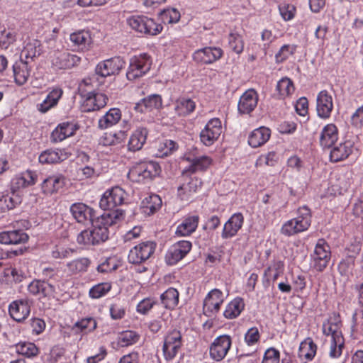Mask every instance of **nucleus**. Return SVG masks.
Returning a JSON list of instances; mask_svg holds the SVG:
<instances>
[{
    "mask_svg": "<svg viewBox=\"0 0 363 363\" xmlns=\"http://www.w3.org/2000/svg\"><path fill=\"white\" fill-rule=\"evenodd\" d=\"M284 264L282 261H274L273 264L269 266L264 272V277H266V282L264 284L268 286L270 280L273 282L275 281L278 277L284 272Z\"/></svg>",
    "mask_w": 363,
    "mask_h": 363,
    "instance_id": "nucleus-41",
    "label": "nucleus"
},
{
    "mask_svg": "<svg viewBox=\"0 0 363 363\" xmlns=\"http://www.w3.org/2000/svg\"><path fill=\"white\" fill-rule=\"evenodd\" d=\"M160 299L165 308L174 309L179 303V292L174 288H169L161 294Z\"/></svg>",
    "mask_w": 363,
    "mask_h": 363,
    "instance_id": "nucleus-45",
    "label": "nucleus"
},
{
    "mask_svg": "<svg viewBox=\"0 0 363 363\" xmlns=\"http://www.w3.org/2000/svg\"><path fill=\"white\" fill-rule=\"evenodd\" d=\"M344 338L331 339L329 355L331 358H337L342 353Z\"/></svg>",
    "mask_w": 363,
    "mask_h": 363,
    "instance_id": "nucleus-61",
    "label": "nucleus"
},
{
    "mask_svg": "<svg viewBox=\"0 0 363 363\" xmlns=\"http://www.w3.org/2000/svg\"><path fill=\"white\" fill-rule=\"evenodd\" d=\"M37 180V175L31 171H26L16 176L11 181V189L13 191L22 188L33 185Z\"/></svg>",
    "mask_w": 363,
    "mask_h": 363,
    "instance_id": "nucleus-35",
    "label": "nucleus"
},
{
    "mask_svg": "<svg viewBox=\"0 0 363 363\" xmlns=\"http://www.w3.org/2000/svg\"><path fill=\"white\" fill-rule=\"evenodd\" d=\"M111 289L110 283L104 282L96 284L89 290V296L92 298H99L105 296Z\"/></svg>",
    "mask_w": 363,
    "mask_h": 363,
    "instance_id": "nucleus-58",
    "label": "nucleus"
},
{
    "mask_svg": "<svg viewBox=\"0 0 363 363\" xmlns=\"http://www.w3.org/2000/svg\"><path fill=\"white\" fill-rule=\"evenodd\" d=\"M342 322L340 315L333 313L323 324V333L324 335L331 336V339L343 338L341 331Z\"/></svg>",
    "mask_w": 363,
    "mask_h": 363,
    "instance_id": "nucleus-21",
    "label": "nucleus"
},
{
    "mask_svg": "<svg viewBox=\"0 0 363 363\" xmlns=\"http://www.w3.org/2000/svg\"><path fill=\"white\" fill-rule=\"evenodd\" d=\"M65 159L62 150H47L39 156V162L42 164H53Z\"/></svg>",
    "mask_w": 363,
    "mask_h": 363,
    "instance_id": "nucleus-49",
    "label": "nucleus"
},
{
    "mask_svg": "<svg viewBox=\"0 0 363 363\" xmlns=\"http://www.w3.org/2000/svg\"><path fill=\"white\" fill-rule=\"evenodd\" d=\"M125 62L121 57H113L99 63L96 67V73L106 77L117 74L124 67Z\"/></svg>",
    "mask_w": 363,
    "mask_h": 363,
    "instance_id": "nucleus-13",
    "label": "nucleus"
},
{
    "mask_svg": "<svg viewBox=\"0 0 363 363\" xmlns=\"http://www.w3.org/2000/svg\"><path fill=\"white\" fill-rule=\"evenodd\" d=\"M223 300V295L221 291L217 289L211 290L204 299L203 313L208 317L215 315L218 312Z\"/></svg>",
    "mask_w": 363,
    "mask_h": 363,
    "instance_id": "nucleus-15",
    "label": "nucleus"
},
{
    "mask_svg": "<svg viewBox=\"0 0 363 363\" xmlns=\"http://www.w3.org/2000/svg\"><path fill=\"white\" fill-rule=\"evenodd\" d=\"M223 55V50L219 48L206 47L194 52L193 58L198 62L211 64L219 60Z\"/></svg>",
    "mask_w": 363,
    "mask_h": 363,
    "instance_id": "nucleus-22",
    "label": "nucleus"
},
{
    "mask_svg": "<svg viewBox=\"0 0 363 363\" xmlns=\"http://www.w3.org/2000/svg\"><path fill=\"white\" fill-rule=\"evenodd\" d=\"M232 345L230 336L223 335L217 337L210 347L211 357L218 362L225 358Z\"/></svg>",
    "mask_w": 363,
    "mask_h": 363,
    "instance_id": "nucleus-12",
    "label": "nucleus"
},
{
    "mask_svg": "<svg viewBox=\"0 0 363 363\" xmlns=\"http://www.w3.org/2000/svg\"><path fill=\"white\" fill-rule=\"evenodd\" d=\"M351 335L354 338L363 335V308L355 311L352 315Z\"/></svg>",
    "mask_w": 363,
    "mask_h": 363,
    "instance_id": "nucleus-47",
    "label": "nucleus"
},
{
    "mask_svg": "<svg viewBox=\"0 0 363 363\" xmlns=\"http://www.w3.org/2000/svg\"><path fill=\"white\" fill-rule=\"evenodd\" d=\"M148 131L146 128L139 127L131 135L128 147L133 152L140 150L146 142Z\"/></svg>",
    "mask_w": 363,
    "mask_h": 363,
    "instance_id": "nucleus-36",
    "label": "nucleus"
},
{
    "mask_svg": "<svg viewBox=\"0 0 363 363\" xmlns=\"http://www.w3.org/2000/svg\"><path fill=\"white\" fill-rule=\"evenodd\" d=\"M63 94L62 89L55 87L53 88L47 95L43 101L38 105V111L42 113H45L50 108L57 106L60 99Z\"/></svg>",
    "mask_w": 363,
    "mask_h": 363,
    "instance_id": "nucleus-38",
    "label": "nucleus"
},
{
    "mask_svg": "<svg viewBox=\"0 0 363 363\" xmlns=\"http://www.w3.org/2000/svg\"><path fill=\"white\" fill-rule=\"evenodd\" d=\"M279 352L273 348H269L264 353L262 363H279Z\"/></svg>",
    "mask_w": 363,
    "mask_h": 363,
    "instance_id": "nucleus-64",
    "label": "nucleus"
},
{
    "mask_svg": "<svg viewBox=\"0 0 363 363\" xmlns=\"http://www.w3.org/2000/svg\"><path fill=\"white\" fill-rule=\"evenodd\" d=\"M161 172L159 164L154 161H143L134 165L129 171L128 177L133 181L142 182L151 180Z\"/></svg>",
    "mask_w": 363,
    "mask_h": 363,
    "instance_id": "nucleus-3",
    "label": "nucleus"
},
{
    "mask_svg": "<svg viewBox=\"0 0 363 363\" xmlns=\"http://www.w3.org/2000/svg\"><path fill=\"white\" fill-rule=\"evenodd\" d=\"M277 89L282 96H287L294 91L292 81L289 78H282L277 83Z\"/></svg>",
    "mask_w": 363,
    "mask_h": 363,
    "instance_id": "nucleus-59",
    "label": "nucleus"
},
{
    "mask_svg": "<svg viewBox=\"0 0 363 363\" xmlns=\"http://www.w3.org/2000/svg\"><path fill=\"white\" fill-rule=\"evenodd\" d=\"M279 13L284 21L291 20L295 15L296 8L289 4H281L279 6Z\"/></svg>",
    "mask_w": 363,
    "mask_h": 363,
    "instance_id": "nucleus-63",
    "label": "nucleus"
},
{
    "mask_svg": "<svg viewBox=\"0 0 363 363\" xmlns=\"http://www.w3.org/2000/svg\"><path fill=\"white\" fill-rule=\"evenodd\" d=\"M70 213L77 222L82 224L92 222L94 210L84 203H74L69 208Z\"/></svg>",
    "mask_w": 363,
    "mask_h": 363,
    "instance_id": "nucleus-18",
    "label": "nucleus"
},
{
    "mask_svg": "<svg viewBox=\"0 0 363 363\" xmlns=\"http://www.w3.org/2000/svg\"><path fill=\"white\" fill-rule=\"evenodd\" d=\"M333 109V99L330 94L326 90L319 92L316 99V111L318 116L323 119L330 116Z\"/></svg>",
    "mask_w": 363,
    "mask_h": 363,
    "instance_id": "nucleus-17",
    "label": "nucleus"
},
{
    "mask_svg": "<svg viewBox=\"0 0 363 363\" xmlns=\"http://www.w3.org/2000/svg\"><path fill=\"white\" fill-rule=\"evenodd\" d=\"M182 345V335L179 330H174L164 338L162 351L166 360H172L177 355Z\"/></svg>",
    "mask_w": 363,
    "mask_h": 363,
    "instance_id": "nucleus-11",
    "label": "nucleus"
},
{
    "mask_svg": "<svg viewBox=\"0 0 363 363\" xmlns=\"http://www.w3.org/2000/svg\"><path fill=\"white\" fill-rule=\"evenodd\" d=\"M156 244L154 242H143L133 247L128 254V262L139 264L147 260L154 253Z\"/></svg>",
    "mask_w": 363,
    "mask_h": 363,
    "instance_id": "nucleus-8",
    "label": "nucleus"
},
{
    "mask_svg": "<svg viewBox=\"0 0 363 363\" xmlns=\"http://www.w3.org/2000/svg\"><path fill=\"white\" fill-rule=\"evenodd\" d=\"M12 68L15 82L18 85L26 84L30 73L28 62L21 59L13 65Z\"/></svg>",
    "mask_w": 363,
    "mask_h": 363,
    "instance_id": "nucleus-31",
    "label": "nucleus"
},
{
    "mask_svg": "<svg viewBox=\"0 0 363 363\" xmlns=\"http://www.w3.org/2000/svg\"><path fill=\"white\" fill-rule=\"evenodd\" d=\"M201 181L198 178H189L188 182L178 188V195L182 201H189L201 186Z\"/></svg>",
    "mask_w": 363,
    "mask_h": 363,
    "instance_id": "nucleus-24",
    "label": "nucleus"
},
{
    "mask_svg": "<svg viewBox=\"0 0 363 363\" xmlns=\"http://www.w3.org/2000/svg\"><path fill=\"white\" fill-rule=\"evenodd\" d=\"M9 311L11 317L14 320L21 322L30 314V302L28 299L16 300L10 303Z\"/></svg>",
    "mask_w": 363,
    "mask_h": 363,
    "instance_id": "nucleus-19",
    "label": "nucleus"
},
{
    "mask_svg": "<svg viewBox=\"0 0 363 363\" xmlns=\"http://www.w3.org/2000/svg\"><path fill=\"white\" fill-rule=\"evenodd\" d=\"M245 308V303L242 298L238 297L230 301L225 311L224 316L228 319L237 318Z\"/></svg>",
    "mask_w": 363,
    "mask_h": 363,
    "instance_id": "nucleus-43",
    "label": "nucleus"
},
{
    "mask_svg": "<svg viewBox=\"0 0 363 363\" xmlns=\"http://www.w3.org/2000/svg\"><path fill=\"white\" fill-rule=\"evenodd\" d=\"M258 95L254 89H248L240 98L238 108L242 114H248L257 105Z\"/></svg>",
    "mask_w": 363,
    "mask_h": 363,
    "instance_id": "nucleus-23",
    "label": "nucleus"
},
{
    "mask_svg": "<svg viewBox=\"0 0 363 363\" xmlns=\"http://www.w3.org/2000/svg\"><path fill=\"white\" fill-rule=\"evenodd\" d=\"M316 351V345L311 338H307L301 343L298 355L301 359L311 360L315 357Z\"/></svg>",
    "mask_w": 363,
    "mask_h": 363,
    "instance_id": "nucleus-42",
    "label": "nucleus"
},
{
    "mask_svg": "<svg viewBox=\"0 0 363 363\" xmlns=\"http://www.w3.org/2000/svg\"><path fill=\"white\" fill-rule=\"evenodd\" d=\"M271 135V130L266 127H260L254 130L248 138L249 145L255 148L266 143Z\"/></svg>",
    "mask_w": 363,
    "mask_h": 363,
    "instance_id": "nucleus-37",
    "label": "nucleus"
},
{
    "mask_svg": "<svg viewBox=\"0 0 363 363\" xmlns=\"http://www.w3.org/2000/svg\"><path fill=\"white\" fill-rule=\"evenodd\" d=\"M96 328V322L93 318H86L77 321L72 330L76 333H87Z\"/></svg>",
    "mask_w": 363,
    "mask_h": 363,
    "instance_id": "nucleus-54",
    "label": "nucleus"
},
{
    "mask_svg": "<svg viewBox=\"0 0 363 363\" xmlns=\"http://www.w3.org/2000/svg\"><path fill=\"white\" fill-rule=\"evenodd\" d=\"M152 63L151 57L146 53L132 57L126 73L127 79L133 81L143 77L150 71Z\"/></svg>",
    "mask_w": 363,
    "mask_h": 363,
    "instance_id": "nucleus-4",
    "label": "nucleus"
},
{
    "mask_svg": "<svg viewBox=\"0 0 363 363\" xmlns=\"http://www.w3.org/2000/svg\"><path fill=\"white\" fill-rule=\"evenodd\" d=\"M124 218L125 213L122 209L104 213L91 222V229L84 230L78 235L77 242L84 245H96L106 242L109 238V227L118 224Z\"/></svg>",
    "mask_w": 363,
    "mask_h": 363,
    "instance_id": "nucleus-1",
    "label": "nucleus"
},
{
    "mask_svg": "<svg viewBox=\"0 0 363 363\" xmlns=\"http://www.w3.org/2000/svg\"><path fill=\"white\" fill-rule=\"evenodd\" d=\"M199 222L198 215L187 216L177 226L176 234L180 236H189L197 228Z\"/></svg>",
    "mask_w": 363,
    "mask_h": 363,
    "instance_id": "nucleus-33",
    "label": "nucleus"
},
{
    "mask_svg": "<svg viewBox=\"0 0 363 363\" xmlns=\"http://www.w3.org/2000/svg\"><path fill=\"white\" fill-rule=\"evenodd\" d=\"M128 25L135 30L155 35L162 30V26L157 23L153 19L145 16H133L128 18Z\"/></svg>",
    "mask_w": 363,
    "mask_h": 363,
    "instance_id": "nucleus-6",
    "label": "nucleus"
},
{
    "mask_svg": "<svg viewBox=\"0 0 363 363\" xmlns=\"http://www.w3.org/2000/svg\"><path fill=\"white\" fill-rule=\"evenodd\" d=\"M311 223V211L307 206L298 208L296 218L284 223L281 228V233L291 236L306 230Z\"/></svg>",
    "mask_w": 363,
    "mask_h": 363,
    "instance_id": "nucleus-2",
    "label": "nucleus"
},
{
    "mask_svg": "<svg viewBox=\"0 0 363 363\" xmlns=\"http://www.w3.org/2000/svg\"><path fill=\"white\" fill-rule=\"evenodd\" d=\"M338 139V130L335 124L326 125L320 135V145L323 148L332 147Z\"/></svg>",
    "mask_w": 363,
    "mask_h": 363,
    "instance_id": "nucleus-25",
    "label": "nucleus"
},
{
    "mask_svg": "<svg viewBox=\"0 0 363 363\" xmlns=\"http://www.w3.org/2000/svg\"><path fill=\"white\" fill-rule=\"evenodd\" d=\"M162 199L157 194L146 196L141 203V209L147 215H152L160 208Z\"/></svg>",
    "mask_w": 363,
    "mask_h": 363,
    "instance_id": "nucleus-39",
    "label": "nucleus"
},
{
    "mask_svg": "<svg viewBox=\"0 0 363 363\" xmlns=\"http://www.w3.org/2000/svg\"><path fill=\"white\" fill-rule=\"evenodd\" d=\"M17 33L12 29H4L0 33V48L6 50L16 41Z\"/></svg>",
    "mask_w": 363,
    "mask_h": 363,
    "instance_id": "nucleus-53",
    "label": "nucleus"
},
{
    "mask_svg": "<svg viewBox=\"0 0 363 363\" xmlns=\"http://www.w3.org/2000/svg\"><path fill=\"white\" fill-rule=\"evenodd\" d=\"M125 195L126 194L122 188L112 187L104 193L99 201V206L104 210L116 211L118 209L117 208L118 206L124 203Z\"/></svg>",
    "mask_w": 363,
    "mask_h": 363,
    "instance_id": "nucleus-7",
    "label": "nucleus"
},
{
    "mask_svg": "<svg viewBox=\"0 0 363 363\" xmlns=\"http://www.w3.org/2000/svg\"><path fill=\"white\" fill-rule=\"evenodd\" d=\"M181 17L179 11L174 8L164 9L160 13V18L164 23H174L179 21Z\"/></svg>",
    "mask_w": 363,
    "mask_h": 363,
    "instance_id": "nucleus-55",
    "label": "nucleus"
},
{
    "mask_svg": "<svg viewBox=\"0 0 363 363\" xmlns=\"http://www.w3.org/2000/svg\"><path fill=\"white\" fill-rule=\"evenodd\" d=\"M244 223V217L241 213L233 214L224 224L221 233L223 239H230L235 237L241 229Z\"/></svg>",
    "mask_w": 363,
    "mask_h": 363,
    "instance_id": "nucleus-20",
    "label": "nucleus"
},
{
    "mask_svg": "<svg viewBox=\"0 0 363 363\" xmlns=\"http://www.w3.org/2000/svg\"><path fill=\"white\" fill-rule=\"evenodd\" d=\"M77 125L70 122H63L52 132L51 138L53 142H60L73 135L77 130Z\"/></svg>",
    "mask_w": 363,
    "mask_h": 363,
    "instance_id": "nucleus-32",
    "label": "nucleus"
},
{
    "mask_svg": "<svg viewBox=\"0 0 363 363\" xmlns=\"http://www.w3.org/2000/svg\"><path fill=\"white\" fill-rule=\"evenodd\" d=\"M28 235L21 230L0 233V242L5 245H19L26 243Z\"/></svg>",
    "mask_w": 363,
    "mask_h": 363,
    "instance_id": "nucleus-30",
    "label": "nucleus"
},
{
    "mask_svg": "<svg viewBox=\"0 0 363 363\" xmlns=\"http://www.w3.org/2000/svg\"><path fill=\"white\" fill-rule=\"evenodd\" d=\"M16 352L28 357H35L38 354V349L32 342H21L16 346Z\"/></svg>",
    "mask_w": 363,
    "mask_h": 363,
    "instance_id": "nucleus-57",
    "label": "nucleus"
},
{
    "mask_svg": "<svg viewBox=\"0 0 363 363\" xmlns=\"http://www.w3.org/2000/svg\"><path fill=\"white\" fill-rule=\"evenodd\" d=\"M90 260L86 257L74 259L67 264L69 272L72 274L84 272L90 265Z\"/></svg>",
    "mask_w": 363,
    "mask_h": 363,
    "instance_id": "nucleus-51",
    "label": "nucleus"
},
{
    "mask_svg": "<svg viewBox=\"0 0 363 363\" xmlns=\"http://www.w3.org/2000/svg\"><path fill=\"white\" fill-rule=\"evenodd\" d=\"M296 50V45H284L279 52L275 55L276 62L278 63L283 62L292 55Z\"/></svg>",
    "mask_w": 363,
    "mask_h": 363,
    "instance_id": "nucleus-60",
    "label": "nucleus"
},
{
    "mask_svg": "<svg viewBox=\"0 0 363 363\" xmlns=\"http://www.w3.org/2000/svg\"><path fill=\"white\" fill-rule=\"evenodd\" d=\"M222 133L221 121L218 118L211 119L200 133L201 143L211 146L216 141Z\"/></svg>",
    "mask_w": 363,
    "mask_h": 363,
    "instance_id": "nucleus-10",
    "label": "nucleus"
},
{
    "mask_svg": "<svg viewBox=\"0 0 363 363\" xmlns=\"http://www.w3.org/2000/svg\"><path fill=\"white\" fill-rule=\"evenodd\" d=\"M21 201V198L14 192L11 195L0 197V213L5 212L16 207Z\"/></svg>",
    "mask_w": 363,
    "mask_h": 363,
    "instance_id": "nucleus-52",
    "label": "nucleus"
},
{
    "mask_svg": "<svg viewBox=\"0 0 363 363\" xmlns=\"http://www.w3.org/2000/svg\"><path fill=\"white\" fill-rule=\"evenodd\" d=\"M228 41L230 48L235 52L240 54L242 52L244 44L240 35L236 33H230L228 37Z\"/></svg>",
    "mask_w": 363,
    "mask_h": 363,
    "instance_id": "nucleus-62",
    "label": "nucleus"
},
{
    "mask_svg": "<svg viewBox=\"0 0 363 363\" xmlns=\"http://www.w3.org/2000/svg\"><path fill=\"white\" fill-rule=\"evenodd\" d=\"M330 259V247L324 240H318L311 255V267L318 272H323L328 267Z\"/></svg>",
    "mask_w": 363,
    "mask_h": 363,
    "instance_id": "nucleus-5",
    "label": "nucleus"
},
{
    "mask_svg": "<svg viewBox=\"0 0 363 363\" xmlns=\"http://www.w3.org/2000/svg\"><path fill=\"white\" fill-rule=\"evenodd\" d=\"M211 163V160L206 157H198L192 160L189 167L183 171V175H187L189 173H194L198 171H202L208 168Z\"/></svg>",
    "mask_w": 363,
    "mask_h": 363,
    "instance_id": "nucleus-44",
    "label": "nucleus"
},
{
    "mask_svg": "<svg viewBox=\"0 0 363 363\" xmlns=\"http://www.w3.org/2000/svg\"><path fill=\"white\" fill-rule=\"evenodd\" d=\"M140 338V335L135 331L126 330L121 333L118 337V344L121 347H128L136 343Z\"/></svg>",
    "mask_w": 363,
    "mask_h": 363,
    "instance_id": "nucleus-56",
    "label": "nucleus"
},
{
    "mask_svg": "<svg viewBox=\"0 0 363 363\" xmlns=\"http://www.w3.org/2000/svg\"><path fill=\"white\" fill-rule=\"evenodd\" d=\"M162 106V97L159 94L150 95L135 105V110L140 113L159 109Z\"/></svg>",
    "mask_w": 363,
    "mask_h": 363,
    "instance_id": "nucleus-28",
    "label": "nucleus"
},
{
    "mask_svg": "<svg viewBox=\"0 0 363 363\" xmlns=\"http://www.w3.org/2000/svg\"><path fill=\"white\" fill-rule=\"evenodd\" d=\"M196 104L191 99L181 97L175 102L174 111L179 116H186L195 109Z\"/></svg>",
    "mask_w": 363,
    "mask_h": 363,
    "instance_id": "nucleus-46",
    "label": "nucleus"
},
{
    "mask_svg": "<svg viewBox=\"0 0 363 363\" xmlns=\"http://www.w3.org/2000/svg\"><path fill=\"white\" fill-rule=\"evenodd\" d=\"M191 246V242L187 240H181L174 243L166 254L167 263L169 265L177 263L189 252Z\"/></svg>",
    "mask_w": 363,
    "mask_h": 363,
    "instance_id": "nucleus-14",
    "label": "nucleus"
},
{
    "mask_svg": "<svg viewBox=\"0 0 363 363\" xmlns=\"http://www.w3.org/2000/svg\"><path fill=\"white\" fill-rule=\"evenodd\" d=\"M28 291L33 295H40L43 297L54 296L55 287L44 281L33 280L28 286Z\"/></svg>",
    "mask_w": 363,
    "mask_h": 363,
    "instance_id": "nucleus-27",
    "label": "nucleus"
},
{
    "mask_svg": "<svg viewBox=\"0 0 363 363\" xmlns=\"http://www.w3.org/2000/svg\"><path fill=\"white\" fill-rule=\"evenodd\" d=\"M50 60L52 66L56 69H66L79 65L81 58L67 51L56 50L50 55Z\"/></svg>",
    "mask_w": 363,
    "mask_h": 363,
    "instance_id": "nucleus-9",
    "label": "nucleus"
},
{
    "mask_svg": "<svg viewBox=\"0 0 363 363\" xmlns=\"http://www.w3.org/2000/svg\"><path fill=\"white\" fill-rule=\"evenodd\" d=\"M69 40L72 47L82 51L88 50L92 42L89 31L86 30L72 33L70 34Z\"/></svg>",
    "mask_w": 363,
    "mask_h": 363,
    "instance_id": "nucleus-29",
    "label": "nucleus"
},
{
    "mask_svg": "<svg viewBox=\"0 0 363 363\" xmlns=\"http://www.w3.org/2000/svg\"><path fill=\"white\" fill-rule=\"evenodd\" d=\"M353 143L346 140L337 145L332 147L330 158L332 162H337L347 158L352 152Z\"/></svg>",
    "mask_w": 363,
    "mask_h": 363,
    "instance_id": "nucleus-26",
    "label": "nucleus"
},
{
    "mask_svg": "<svg viewBox=\"0 0 363 363\" xmlns=\"http://www.w3.org/2000/svg\"><path fill=\"white\" fill-rule=\"evenodd\" d=\"M108 100L107 96L103 93L89 92L82 102V110L83 112L98 111L106 105Z\"/></svg>",
    "mask_w": 363,
    "mask_h": 363,
    "instance_id": "nucleus-16",
    "label": "nucleus"
},
{
    "mask_svg": "<svg viewBox=\"0 0 363 363\" xmlns=\"http://www.w3.org/2000/svg\"><path fill=\"white\" fill-rule=\"evenodd\" d=\"M65 183V177L62 174L49 176L41 184L42 191L45 194H52L62 188Z\"/></svg>",
    "mask_w": 363,
    "mask_h": 363,
    "instance_id": "nucleus-34",
    "label": "nucleus"
},
{
    "mask_svg": "<svg viewBox=\"0 0 363 363\" xmlns=\"http://www.w3.org/2000/svg\"><path fill=\"white\" fill-rule=\"evenodd\" d=\"M42 52L43 48L40 41L33 39L26 43L22 50V55H24L26 59H33L39 56Z\"/></svg>",
    "mask_w": 363,
    "mask_h": 363,
    "instance_id": "nucleus-50",
    "label": "nucleus"
},
{
    "mask_svg": "<svg viewBox=\"0 0 363 363\" xmlns=\"http://www.w3.org/2000/svg\"><path fill=\"white\" fill-rule=\"evenodd\" d=\"M178 148L177 143L172 140H164L157 146L155 156L157 157H167L175 152Z\"/></svg>",
    "mask_w": 363,
    "mask_h": 363,
    "instance_id": "nucleus-48",
    "label": "nucleus"
},
{
    "mask_svg": "<svg viewBox=\"0 0 363 363\" xmlns=\"http://www.w3.org/2000/svg\"><path fill=\"white\" fill-rule=\"evenodd\" d=\"M121 118V110L117 108H112L99 120V127L101 129H106L116 125Z\"/></svg>",
    "mask_w": 363,
    "mask_h": 363,
    "instance_id": "nucleus-40",
    "label": "nucleus"
}]
</instances>
